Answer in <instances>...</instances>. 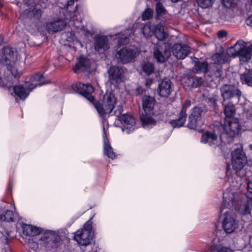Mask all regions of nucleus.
Here are the masks:
<instances>
[{"instance_id": "nucleus-1", "label": "nucleus", "mask_w": 252, "mask_h": 252, "mask_svg": "<svg viewBox=\"0 0 252 252\" xmlns=\"http://www.w3.org/2000/svg\"><path fill=\"white\" fill-rule=\"evenodd\" d=\"M230 187L223 193V200L220 208V220L224 231L227 234L234 232L239 227L237 220L230 208L234 207L241 215H249L252 208V197L241 189V183L230 178Z\"/></svg>"}, {"instance_id": "nucleus-2", "label": "nucleus", "mask_w": 252, "mask_h": 252, "mask_svg": "<svg viewBox=\"0 0 252 252\" xmlns=\"http://www.w3.org/2000/svg\"><path fill=\"white\" fill-rule=\"evenodd\" d=\"M231 165L233 170L231 169V165L228 163H227L226 168V180L229 184V187L231 186L230 178H233L234 182L236 181H238L241 183V185H242L241 177H238V175H236V177L235 176L238 171L244 168L248 161L247 157L241 146L240 147L234 148L231 153Z\"/></svg>"}, {"instance_id": "nucleus-3", "label": "nucleus", "mask_w": 252, "mask_h": 252, "mask_svg": "<svg viewBox=\"0 0 252 252\" xmlns=\"http://www.w3.org/2000/svg\"><path fill=\"white\" fill-rule=\"evenodd\" d=\"M118 101L113 92L107 91L104 95L102 103L96 102L94 106L100 116L110 114L118 104Z\"/></svg>"}, {"instance_id": "nucleus-4", "label": "nucleus", "mask_w": 252, "mask_h": 252, "mask_svg": "<svg viewBox=\"0 0 252 252\" xmlns=\"http://www.w3.org/2000/svg\"><path fill=\"white\" fill-rule=\"evenodd\" d=\"M228 52L234 58L239 57L241 63L249 62L252 57V46H246V43L243 40H239L228 49Z\"/></svg>"}, {"instance_id": "nucleus-5", "label": "nucleus", "mask_w": 252, "mask_h": 252, "mask_svg": "<svg viewBox=\"0 0 252 252\" xmlns=\"http://www.w3.org/2000/svg\"><path fill=\"white\" fill-rule=\"evenodd\" d=\"M92 229V222L90 220L87 221L82 228L75 232L74 240L80 246H86L90 245L94 237Z\"/></svg>"}, {"instance_id": "nucleus-6", "label": "nucleus", "mask_w": 252, "mask_h": 252, "mask_svg": "<svg viewBox=\"0 0 252 252\" xmlns=\"http://www.w3.org/2000/svg\"><path fill=\"white\" fill-rule=\"evenodd\" d=\"M78 0H68L65 5L64 8H66V12L64 14V19L69 20V22H72L74 23L71 25L79 24L82 19L83 13L82 8L81 6L76 5L75 8L73 11H71V6L74 4L75 2ZM76 27H79V25H76Z\"/></svg>"}, {"instance_id": "nucleus-7", "label": "nucleus", "mask_w": 252, "mask_h": 252, "mask_svg": "<svg viewBox=\"0 0 252 252\" xmlns=\"http://www.w3.org/2000/svg\"><path fill=\"white\" fill-rule=\"evenodd\" d=\"M139 54L137 47L130 46L124 47L117 51L115 57L118 63L126 64L134 61Z\"/></svg>"}, {"instance_id": "nucleus-8", "label": "nucleus", "mask_w": 252, "mask_h": 252, "mask_svg": "<svg viewBox=\"0 0 252 252\" xmlns=\"http://www.w3.org/2000/svg\"><path fill=\"white\" fill-rule=\"evenodd\" d=\"M23 233L26 236L24 238L26 243L29 245V247L32 249L37 247V243L36 242L35 236L39 235L41 232L40 228L31 224H23L22 225Z\"/></svg>"}, {"instance_id": "nucleus-9", "label": "nucleus", "mask_w": 252, "mask_h": 252, "mask_svg": "<svg viewBox=\"0 0 252 252\" xmlns=\"http://www.w3.org/2000/svg\"><path fill=\"white\" fill-rule=\"evenodd\" d=\"M123 107L118 105L117 109L114 111V114L118 117V120L122 123L125 127L131 131L136 127V122L134 118L127 114H122Z\"/></svg>"}, {"instance_id": "nucleus-10", "label": "nucleus", "mask_w": 252, "mask_h": 252, "mask_svg": "<svg viewBox=\"0 0 252 252\" xmlns=\"http://www.w3.org/2000/svg\"><path fill=\"white\" fill-rule=\"evenodd\" d=\"M221 96L223 101L236 97L238 102L241 96V92L234 85L225 84L220 89Z\"/></svg>"}, {"instance_id": "nucleus-11", "label": "nucleus", "mask_w": 252, "mask_h": 252, "mask_svg": "<svg viewBox=\"0 0 252 252\" xmlns=\"http://www.w3.org/2000/svg\"><path fill=\"white\" fill-rule=\"evenodd\" d=\"M124 70L117 66H111L108 70L109 81L111 84L118 86L124 81Z\"/></svg>"}, {"instance_id": "nucleus-12", "label": "nucleus", "mask_w": 252, "mask_h": 252, "mask_svg": "<svg viewBox=\"0 0 252 252\" xmlns=\"http://www.w3.org/2000/svg\"><path fill=\"white\" fill-rule=\"evenodd\" d=\"M72 88L78 94L86 98L90 102H93L94 100L92 94L94 91L92 85L90 84H84L80 82L77 83L72 86Z\"/></svg>"}, {"instance_id": "nucleus-13", "label": "nucleus", "mask_w": 252, "mask_h": 252, "mask_svg": "<svg viewBox=\"0 0 252 252\" xmlns=\"http://www.w3.org/2000/svg\"><path fill=\"white\" fill-rule=\"evenodd\" d=\"M16 53L14 49L5 47L0 52V63L3 65H9L16 60Z\"/></svg>"}, {"instance_id": "nucleus-14", "label": "nucleus", "mask_w": 252, "mask_h": 252, "mask_svg": "<svg viewBox=\"0 0 252 252\" xmlns=\"http://www.w3.org/2000/svg\"><path fill=\"white\" fill-rule=\"evenodd\" d=\"M240 125L238 120L235 118L224 119V129L230 137H235L239 132Z\"/></svg>"}, {"instance_id": "nucleus-15", "label": "nucleus", "mask_w": 252, "mask_h": 252, "mask_svg": "<svg viewBox=\"0 0 252 252\" xmlns=\"http://www.w3.org/2000/svg\"><path fill=\"white\" fill-rule=\"evenodd\" d=\"M191 101L189 100H186L183 103L182 110L179 114L178 119L171 120L170 124L173 127H179L183 126L185 124L187 117V110L190 107Z\"/></svg>"}, {"instance_id": "nucleus-16", "label": "nucleus", "mask_w": 252, "mask_h": 252, "mask_svg": "<svg viewBox=\"0 0 252 252\" xmlns=\"http://www.w3.org/2000/svg\"><path fill=\"white\" fill-rule=\"evenodd\" d=\"M191 101L189 100H186L183 103L182 110L179 114L178 119L171 120L170 124L173 127H179L183 126L185 124L187 117V110L190 107Z\"/></svg>"}, {"instance_id": "nucleus-17", "label": "nucleus", "mask_w": 252, "mask_h": 252, "mask_svg": "<svg viewBox=\"0 0 252 252\" xmlns=\"http://www.w3.org/2000/svg\"><path fill=\"white\" fill-rule=\"evenodd\" d=\"M95 50L99 54H103L109 48V40L104 35H96L94 39Z\"/></svg>"}, {"instance_id": "nucleus-18", "label": "nucleus", "mask_w": 252, "mask_h": 252, "mask_svg": "<svg viewBox=\"0 0 252 252\" xmlns=\"http://www.w3.org/2000/svg\"><path fill=\"white\" fill-rule=\"evenodd\" d=\"M40 240L42 241L44 244L48 245L54 244L51 247H57L61 241L60 236L54 231L47 230L40 237Z\"/></svg>"}, {"instance_id": "nucleus-19", "label": "nucleus", "mask_w": 252, "mask_h": 252, "mask_svg": "<svg viewBox=\"0 0 252 252\" xmlns=\"http://www.w3.org/2000/svg\"><path fill=\"white\" fill-rule=\"evenodd\" d=\"M65 19L63 20L58 19L56 20L47 22L46 24V29L49 33H53L63 30L67 24V21Z\"/></svg>"}, {"instance_id": "nucleus-20", "label": "nucleus", "mask_w": 252, "mask_h": 252, "mask_svg": "<svg viewBox=\"0 0 252 252\" xmlns=\"http://www.w3.org/2000/svg\"><path fill=\"white\" fill-rule=\"evenodd\" d=\"M189 47L183 44H175L172 48L174 56L180 60L185 59L189 55Z\"/></svg>"}, {"instance_id": "nucleus-21", "label": "nucleus", "mask_w": 252, "mask_h": 252, "mask_svg": "<svg viewBox=\"0 0 252 252\" xmlns=\"http://www.w3.org/2000/svg\"><path fill=\"white\" fill-rule=\"evenodd\" d=\"M210 143V146L215 148V152L217 154H221L225 159L228 158L229 154L230 152V147L231 143H219L217 145H215V143Z\"/></svg>"}, {"instance_id": "nucleus-22", "label": "nucleus", "mask_w": 252, "mask_h": 252, "mask_svg": "<svg viewBox=\"0 0 252 252\" xmlns=\"http://www.w3.org/2000/svg\"><path fill=\"white\" fill-rule=\"evenodd\" d=\"M172 91V83L170 80H163L158 84V92L160 96L167 97Z\"/></svg>"}, {"instance_id": "nucleus-23", "label": "nucleus", "mask_w": 252, "mask_h": 252, "mask_svg": "<svg viewBox=\"0 0 252 252\" xmlns=\"http://www.w3.org/2000/svg\"><path fill=\"white\" fill-rule=\"evenodd\" d=\"M154 55L158 62L163 63L169 57L170 53L167 49H164L157 44L154 49Z\"/></svg>"}, {"instance_id": "nucleus-24", "label": "nucleus", "mask_w": 252, "mask_h": 252, "mask_svg": "<svg viewBox=\"0 0 252 252\" xmlns=\"http://www.w3.org/2000/svg\"><path fill=\"white\" fill-rule=\"evenodd\" d=\"M231 54L228 52L222 51L220 53H216L212 56V59L214 63L217 64H223L226 63L229 60Z\"/></svg>"}, {"instance_id": "nucleus-25", "label": "nucleus", "mask_w": 252, "mask_h": 252, "mask_svg": "<svg viewBox=\"0 0 252 252\" xmlns=\"http://www.w3.org/2000/svg\"><path fill=\"white\" fill-rule=\"evenodd\" d=\"M29 88H31L30 84H27L25 87L22 85L15 86L13 90L16 95L20 99L25 100L29 96L30 92L32 91L29 90Z\"/></svg>"}, {"instance_id": "nucleus-26", "label": "nucleus", "mask_w": 252, "mask_h": 252, "mask_svg": "<svg viewBox=\"0 0 252 252\" xmlns=\"http://www.w3.org/2000/svg\"><path fill=\"white\" fill-rule=\"evenodd\" d=\"M154 113L142 112L140 120L143 126L145 128L152 127L156 124V120L153 118L152 115Z\"/></svg>"}, {"instance_id": "nucleus-27", "label": "nucleus", "mask_w": 252, "mask_h": 252, "mask_svg": "<svg viewBox=\"0 0 252 252\" xmlns=\"http://www.w3.org/2000/svg\"><path fill=\"white\" fill-rule=\"evenodd\" d=\"M156 10L157 14V19L158 20H161L165 22L171 19V15L167 12L161 2H157Z\"/></svg>"}, {"instance_id": "nucleus-28", "label": "nucleus", "mask_w": 252, "mask_h": 252, "mask_svg": "<svg viewBox=\"0 0 252 252\" xmlns=\"http://www.w3.org/2000/svg\"><path fill=\"white\" fill-rule=\"evenodd\" d=\"M155 103V99L149 95L142 97V106L143 112L153 113V109Z\"/></svg>"}, {"instance_id": "nucleus-29", "label": "nucleus", "mask_w": 252, "mask_h": 252, "mask_svg": "<svg viewBox=\"0 0 252 252\" xmlns=\"http://www.w3.org/2000/svg\"><path fill=\"white\" fill-rule=\"evenodd\" d=\"M90 62L86 58L80 57L78 58V62L73 67V71L75 73H79L81 71H85L89 67Z\"/></svg>"}, {"instance_id": "nucleus-30", "label": "nucleus", "mask_w": 252, "mask_h": 252, "mask_svg": "<svg viewBox=\"0 0 252 252\" xmlns=\"http://www.w3.org/2000/svg\"><path fill=\"white\" fill-rule=\"evenodd\" d=\"M18 219V214L15 212L7 210L3 211L0 214V221L13 222Z\"/></svg>"}, {"instance_id": "nucleus-31", "label": "nucleus", "mask_w": 252, "mask_h": 252, "mask_svg": "<svg viewBox=\"0 0 252 252\" xmlns=\"http://www.w3.org/2000/svg\"><path fill=\"white\" fill-rule=\"evenodd\" d=\"M222 105L224 107L223 112L225 116V119L233 118L236 112L235 105L231 101L227 103H223Z\"/></svg>"}, {"instance_id": "nucleus-32", "label": "nucleus", "mask_w": 252, "mask_h": 252, "mask_svg": "<svg viewBox=\"0 0 252 252\" xmlns=\"http://www.w3.org/2000/svg\"><path fill=\"white\" fill-rule=\"evenodd\" d=\"M154 29L153 34L158 40L163 41L166 38L167 33L165 31L164 26L161 23L155 26Z\"/></svg>"}, {"instance_id": "nucleus-33", "label": "nucleus", "mask_w": 252, "mask_h": 252, "mask_svg": "<svg viewBox=\"0 0 252 252\" xmlns=\"http://www.w3.org/2000/svg\"><path fill=\"white\" fill-rule=\"evenodd\" d=\"M44 80V78L42 74L38 73L33 75L31 79V83L30 85L31 88H29V90L32 91L38 86L48 83L47 82H45Z\"/></svg>"}, {"instance_id": "nucleus-34", "label": "nucleus", "mask_w": 252, "mask_h": 252, "mask_svg": "<svg viewBox=\"0 0 252 252\" xmlns=\"http://www.w3.org/2000/svg\"><path fill=\"white\" fill-rule=\"evenodd\" d=\"M124 32V33L121 32L115 35L116 37L118 38V43L119 45L127 43L128 40V37L134 33V31L132 29H126Z\"/></svg>"}, {"instance_id": "nucleus-35", "label": "nucleus", "mask_w": 252, "mask_h": 252, "mask_svg": "<svg viewBox=\"0 0 252 252\" xmlns=\"http://www.w3.org/2000/svg\"><path fill=\"white\" fill-rule=\"evenodd\" d=\"M139 27L143 33L144 36L148 39L154 34V28L155 25H152L150 23L143 25L142 24H139Z\"/></svg>"}, {"instance_id": "nucleus-36", "label": "nucleus", "mask_w": 252, "mask_h": 252, "mask_svg": "<svg viewBox=\"0 0 252 252\" xmlns=\"http://www.w3.org/2000/svg\"><path fill=\"white\" fill-rule=\"evenodd\" d=\"M239 0H222V3L225 7L231 9L235 13L240 10L238 6Z\"/></svg>"}, {"instance_id": "nucleus-37", "label": "nucleus", "mask_w": 252, "mask_h": 252, "mask_svg": "<svg viewBox=\"0 0 252 252\" xmlns=\"http://www.w3.org/2000/svg\"><path fill=\"white\" fill-rule=\"evenodd\" d=\"M205 252H234L227 247L221 245H213Z\"/></svg>"}, {"instance_id": "nucleus-38", "label": "nucleus", "mask_w": 252, "mask_h": 252, "mask_svg": "<svg viewBox=\"0 0 252 252\" xmlns=\"http://www.w3.org/2000/svg\"><path fill=\"white\" fill-rule=\"evenodd\" d=\"M25 14L28 15V16L31 18H34L35 19H39L41 15V11L39 8L37 7L31 8L30 9H26L24 11Z\"/></svg>"}, {"instance_id": "nucleus-39", "label": "nucleus", "mask_w": 252, "mask_h": 252, "mask_svg": "<svg viewBox=\"0 0 252 252\" xmlns=\"http://www.w3.org/2000/svg\"><path fill=\"white\" fill-rule=\"evenodd\" d=\"M241 79L243 84L252 86V69L246 70L245 73L241 74Z\"/></svg>"}, {"instance_id": "nucleus-40", "label": "nucleus", "mask_w": 252, "mask_h": 252, "mask_svg": "<svg viewBox=\"0 0 252 252\" xmlns=\"http://www.w3.org/2000/svg\"><path fill=\"white\" fill-rule=\"evenodd\" d=\"M218 136L213 131H206L202 134L201 142H211L216 141Z\"/></svg>"}, {"instance_id": "nucleus-41", "label": "nucleus", "mask_w": 252, "mask_h": 252, "mask_svg": "<svg viewBox=\"0 0 252 252\" xmlns=\"http://www.w3.org/2000/svg\"><path fill=\"white\" fill-rule=\"evenodd\" d=\"M103 153L105 156L112 159H114L116 158V155L113 151V149L110 143H104Z\"/></svg>"}, {"instance_id": "nucleus-42", "label": "nucleus", "mask_w": 252, "mask_h": 252, "mask_svg": "<svg viewBox=\"0 0 252 252\" xmlns=\"http://www.w3.org/2000/svg\"><path fill=\"white\" fill-rule=\"evenodd\" d=\"M195 69L197 73H206L208 71V63L206 62H197L195 63Z\"/></svg>"}, {"instance_id": "nucleus-43", "label": "nucleus", "mask_w": 252, "mask_h": 252, "mask_svg": "<svg viewBox=\"0 0 252 252\" xmlns=\"http://www.w3.org/2000/svg\"><path fill=\"white\" fill-rule=\"evenodd\" d=\"M200 120L191 117V116L189 115L187 126L190 129H195L197 127L200 126Z\"/></svg>"}, {"instance_id": "nucleus-44", "label": "nucleus", "mask_w": 252, "mask_h": 252, "mask_svg": "<svg viewBox=\"0 0 252 252\" xmlns=\"http://www.w3.org/2000/svg\"><path fill=\"white\" fill-rule=\"evenodd\" d=\"M215 1V0H196L198 6L203 9L211 7Z\"/></svg>"}, {"instance_id": "nucleus-45", "label": "nucleus", "mask_w": 252, "mask_h": 252, "mask_svg": "<svg viewBox=\"0 0 252 252\" xmlns=\"http://www.w3.org/2000/svg\"><path fill=\"white\" fill-rule=\"evenodd\" d=\"M203 111V109L201 107L196 106L191 109L190 115L196 119L201 120V116Z\"/></svg>"}, {"instance_id": "nucleus-46", "label": "nucleus", "mask_w": 252, "mask_h": 252, "mask_svg": "<svg viewBox=\"0 0 252 252\" xmlns=\"http://www.w3.org/2000/svg\"><path fill=\"white\" fill-rule=\"evenodd\" d=\"M188 79L191 83V86L194 88L199 87L202 84L203 80L201 77H192L188 78Z\"/></svg>"}, {"instance_id": "nucleus-47", "label": "nucleus", "mask_w": 252, "mask_h": 252, "mask_svg": "<svg viewBox=\"0 0 252 252\" xmlns=\"http://www.w3.org/2000/svg\"><path fill=\"white\" fill-rule=\"evenodd\" d=\"M142 70L147 75H150L153 72L154 67L152 63L147 62L143 64Z\"/></svg>"}, {"instance_id": "nucleus-48", "label": "nucleus", "mask_w": 252, "mask_h": 252, "mask_svg": "<svg viewBox=\"0 0 252 252\" xmlns=\"http://www.w3.org/2000/svg\"><path fill=\"white\" fill-rule=\"evenodd\" d=\"M153 9L151 8H147L141 14L142 20H148L151 18L153 15Z\"/></svg>"}, {"instance_id": "nucleus-49", "label": "nucleus", "mask_w": 252, "mask_h": 252, "mask_svg": "<svg viewBox=\"0 0 252 252\" xmlns=\"http://www.w3.org/2000/svg\"><path fill=\"white\" fill-rule=\"evenodd\" d=\"M134 94L137 96L142 97L146 95V91L141 87H138L134 91Z\"/></svg>"}, {"instance_id": "nucleus-50", "label": "nucleus", "mask_w": 252, "mask_h": 252, "mask_svg": "<svg viewBox=\"0 0 252 252\" xmlns=\"http://www.w3.org/2000/svg\"><path fill=\"white\" fill-rule=\"evenodd\" d=\"M247 189L249 192L252 193V179L248 180L247 182Z\"/></svg>"}, {"instance_id": "nucleus-51", "label": "nucleus", "mask_w": 252, "mask_h": 252, "mask_svg": "<svg viewBox=\"0 0 252 252\" xmlns=\"http://www.w3.org/2000/svg\"><path fill=\"white\" fill-rule=\"evenodd\" d=\"M227 34L226 31L224 30H220L218 32L217 35L220 38H222L225 37Z\"/></svg>"}, {"instance_id": "nucleus-52", "label": "nucleus", "mask_w": 252, "mask_h": 252, "mask_svg": "<svg viewBox=\"0 0 252 252\" xmlns=\"http://www.w3.org/2000/svg\"><path fill=\"white\" fill-rule=\"evenodd\" d=\"M236 252H252V247L251 245H249L248 247H245L243 251L237 250Z\"/></svg>"}, {"instance_id": "nucleus-53", "label": "nucleus", "mask_w": 252, "mask_h": 252, "mask_svg": "<svg viewBox=\"0 0 252 252\" xmlns=\"http://www.w3.org/2000/svg\"><path fill=\"white\" fill-rule=\"evenodd\" d=\"M246 23L247 25L252 27V14L246 19Z\"/></svg>"}, {"instance_id": "nucleus-54", "label": "nucleus", "mask_w": 252, "mask_h": 252, "mask_svg": "<svg viewBox=\"0 0 252 252\" xmlns=\"http://www.w3.org/2000/svg\"><path fill=\"white\" fill-rule=\"evenodd\" d=\"M7 235H9L8 234H7V235H5V236H3V239L4 240V243L5 244H8V236Z\"/></svg>"}, {"instance_id": "nucleus-55", "label": "nucleus", "mask_w": 252, "mask_h": 252, "mask_svg": "<svg viewBox=\"0 0 252 252\" xmlns=\"http://www.w3.org/2000/svg\"><path fill=\"white\" fill-rule=\"evenodd\" d=\"M5 83L2 80V77L1 75H0V87L4 88L5 87Z\"/></svg>"}, {"instance_id": "nucleus-56", "label": "nucleus", "mask_w": 252, "mask_h": 252, "mask_svg": "<svg viewBox=\"0 0 252 252\" xmlns=\"http://www.w3.org/2000/svg\"><path fill=\"white\" fill-rule=\"evenodd\" d=\"M25 3L28 5H31L33 1V0H24Z\"/></svg>"}, {"instance_id": "nucleus-57", "label": "nucleus", "mask_w": 252, "mask_h": 252, "mask_svg": "<svg viewBox=\"0 0 252 252\" xmlns=\"http://www.w3.org/2000/svg\"><path fill=\"white\" fill-rule=\"evenodd\" d=\"M152 83V80H148L147 79L146 82V86H150Z\"/></svg>"}, {"instance_id": "nucleus-58", "label": "nucleus", "mask_w": 252, "mask_h": 252, "mask_svg": "<svg viewBox=\"0 0 252 252\" xmlns=\"http://www.w3.org/2000/svg\"><path fill=\"white\" fill-rule=\"evenodd\" d=\"M11 189H12V186H11V184H9L8 185V191H11Z\"/></svg>"}, {"instance_id": "nucleus-59", "label": "nucleus", "mask_w": 252, "mask_h": 252, "mask_svg": "<svg viewBox=\"0 0 252 252\" xmlns=\"http://www.w3.org/2000/svg\"><path fill=\"white\" fill-rule=\"evenodd\" d=\"M249 147H250V149L252 150V144H250L249 145Z\"/></svg>"}, {"instance_id": "nucleus-60", "label": "nucleus", "mask_w": 252, "mask_h": 252, "mask_svg": "<svg viewBox=\"0 0 252 252\" xmlns=\"http://www.w3.org/2000/svg\"><path fill=\"white\" fill-rule=\"evenodd\" d=\"M93 218H94V216H92V217L89 220H90L91 221V220L93 219Z\"/></svg>"}, {"instance_id": "nucleus-61", "label": "nucleus", "mask_w": 252, "mask_h": 252, "mask_svg": "<svg viewBox=\"0 0 252 252\" xmlns=\"http://www.w3.org/2000/svg\"><path fill=\"white\" fill-rule=\"evenodd\" d=\"M106 140H107V139H105V138H104V142H106Z\"/></svg>"}, {"instance_id": "nucleus-62", "label": "nucleus", "mask_w": 252, "mask_h": 252, "mask_svg": "<svg viewBox=\"0 0 252 252\" xmlns=\"http://www.w3.org/2000/svg\"><path fill=\"white\" fill-rule=\"evenodd\" d=\"M251 0L252 2V0Z\"/></svg>"}]
</instances>
